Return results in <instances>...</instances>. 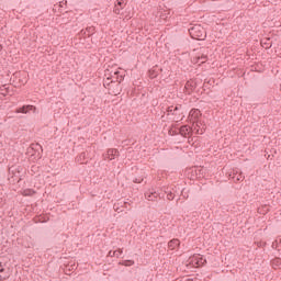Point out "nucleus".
Segmentation results:
<instances>
[{
  "mask_svg": "<svg viewBox=\"0 0 281 281\" xmlns=\"http://www.w3.org/2000/svg\"><path fill=\"white\" fill-rule=\"evenodd\" d=\"M108 256H109L110 258H115V256H116V258H119L117 251H115V250H110V251L108 252Z\"/></svg>",
  "mask_w": 281,
  "mask_h": 281,
  "instance_id": "24",
  "label": "nucleus"
},
{
  "mask_svg": "<svg viewBox=\"0 0 281 281\" xmlns=\"http://www.w3.org/2000/svg\"><path fill=\"white\" fill-rule=\"evenodd\" d=\"M115 251H116L117 256H122V254H124V250L122 248H119Z\"/></svg>",
  "mask_w": 281,
  "mask_h": 281,
  "instance_id": "30",
  "label": "nucleus"
},
{
  "mask_svg": "<svg viewBox=\"0 0 281 281\" xmlns=\"http://www.w3.org/2000/svg\"><path fill=\"white\" fill-rule=\"evenodd\" d=\"M103 85L104 87H110L111 85H113V80H111V78H108Z\"/></svg>",
  "mask_w": 281,
  "mask_h": 281,
  "instance_id": "25",
  "label": "nucleus"
},
{
  "mask_svg": "<svg viewBox=\"0 0 281 281\" xmlns=\"http://www.w3.org/2000/svg\"><path fill=\"white\" fill-rule=\"evenodd\" d=\"M212 82H214V80H209V81H207V85H212Z\"/></svg>",
  "mask_w": 281,
  "mask_h": 281,
  "instance_id": "36",
  "label": "nucleus"
},
{
  "mask_svg": "<svg viewBox=\"0 0 281 281\" xmlns=\"http://www.w3.org/2000/svg\"><path fill=\"white\" fill-rule=\"evenodd\" d=\"M5 280V278H3L1 274H0V281H3Z\"/></svg>",
  "mask_w": 281,
  "mask_h": 281,
  "instance_id": "37",
  "label": "nucleus"
},
{
  "mask_svg": "<svg viewBox=\"0 0 281 281\" xmlns=\"http://www.w3.org/2000/svg\"><path fill=\"white\" fill-rule=\"evenodd\" d=\"M192 127H190L189 125H182L180 128H179V135H181L182 137H189V144L190 142V138L192 137Z\"/></svg>",
  "mask_w": 281,
  "mask_h": 281,
  "instance_id": "4",
  "label": "nucleus"
},
{
  "mask_svg": "<svg viewBox=\"0 0 281 281\" xmlns=\"http://www.w3.org/2000/svg\"><path fill=\"white\" fill-rule=\"evenodd\" d=\"M181 115H183V106L182 105H175V112H173L172 121L173 122H181V120H183V117H181Z\"/></svg>",
  "mask_w": 281,
  "mask_h": 281,
  "instance_id": "5",
  "label": "nucleus"
},
{
  "mask_svg": "<svg viewBox=\"0 0 281 281\" xmlns=\"http://www.w3.org/2000/svg\"><path fill=\"white\" fill-rule=\"evenodd\" d=\"M199 85H201V83L199 82L198 79H189L184 86V93L187 95H192V93H194V91H196V88L199 87Z\"/></svg>",
  "mask_w": 281,
  "mask_h": 281,
  "instance_id": "3",
  "label": "nucleus"
},
{
  "mask_svg": "<svg viewBox=\"0 0 281 281\" xmlns=\"http://www.w3.org/2000/svg\"><path fill=\"white\" fill-rule=\"evenodd\" d=\"M261 47H265V49H271V47H273V42L271 41V38H263L261 40Z\"/></svg>",
  "mask_w": 281,
  "mask_h": 281,
  "instance_id": "12",
  "label": "nucleus"
},
{
  "mask_svg": "<svg viewBox=\"0 0 281 281\" xmlns=\"http://www.w3.org/2000/svg\"><path fill=\"white\" fill-rule=\"evenodd\" d=\"M120 155V151L117 149H108V153L105 154V159H110V161H112V159H115V157H117Z\"/></svg>",
  "mask_w": 281,
  "mask_h": 281,
  "instance_id": "10",
  "label": "nucleus"
},
{
  "mask_svg": "<svg viewBox=\"0 0 281 281\" xmlns=\"http://www.w3.org/2000/svg\"><path fill=\"white\" fill-rule=\"evenodd\" d=\"M180 245H181V241L177 238H173V239L169 240L168 248L171 251H175V249H179Z\"/></svg>",
  "mask_w": 281,
  "mask_h": 281,
  "instance_id": "9",
  "label": "nucleus"
},
{
  "mask_svg": "<svg viewBox=\"0 0 281 281\" xmlns=\"http://www.w3.org/2000/svg\"><path fill=\"white\" fill-rule=\"evenodd\" d=\"M272 269H281V258H274L271 260Z\"/></svg>",
  "mask_w": 281,
  "mask_h": 281,
  "instance_id": "14",
  "label": "nucleus"
},
{
  "mask_svg": "<svg viewBox=\"0 0 281 281\" xmlns=\"http://www.w3.org/2000/svg\"><path fill=\"white\" fill-rule=\"evenodd\" d=\"M122 265H123L124 267H133V265H135V261H134V260H124V261L122 262Z\"/></svg>",
  "mask_w": 281,
  "mask_h": 281,
  "instance_id": "20",
  "label": "nucleus"
},
{
  "mask_svg": "<svg viewBox=\"0 0 281 281\" xmlns=\"http://www.w3.org/2000/svg\"><path fill=\"white\" fill-rule=\"evenodd\" d=\"M198 61H200L202 65L203 63H207V55H202L201 57L198 58Z\"/></svg>",
  "mask_w": 281,
  "mask_h": 281,
  "instance_id": "23",
  "label": "nucleus"
},
{
  "mask_svg": "<svg viewBox=\"0 0 281 281\" xmlns=\"http://www.w3.org/2000/svg\"><path fill=\"white\" fill-rule=\"evenodd\" d=\"M116 8H120L121 10H124V0H116Z\"/></svg>",
  "mask_w": 281,
  "mask_h": 281,
  "instance_id": "22",
  "label": "nucleus"
},
{
  "mask_svg": "<svg viewBox=\"0 0 281 281\" xmlns=\"http://www.w3.org/2000/svg\"><path fill=\"white\" fill-rule=\"evenodd\" d=\"M167 199H168V201H175V193L169 192V193L167 194Z\"/></svg>",
  "mask_w": 281,
  "mask_h": 281,
  "instance_id": "26",
  "label": "nucleus"
},
{
  "mask_svg": "<svg viewBox=\"0 0 281 281\" xmlns=\"http://www.w3.org/2000/svg\"><path fill=\"white\" fill-rule=\"evenodd\" d=\"M30 111H36V106L34 105H23L21 108L15 109V113H30Z\"/></svg>",
  "mask_w": 281,
  "mask_h": 281,
  "instance_id": "7",
  "label": "nucleus"
},
{
  "mask_svg": "<svg viewBox=\"0 0 281 281\" xmlns=\"http://www.w3.org/2000/svg\"><path fill=\"white\" fill-rule=\"evenodd\" d=\"M167 115H175V105H170L167 108Z\"/></svg>",
  "mask_w": 281,
  "mask_h": 281,
  "instance_id": "21",
  "label": "nucleus"
},
{
  "mask_svg": "<svg viewBox=\"0 0 281 281\" xmlns=\"http://www.w3.org/2000/svg\"><path fill=\"white\" fill-rule=\"evenodd\" d=\"M121 10H122V9H120V7H115V8H114V12H115L116 14H120Z\"/></svg>",
  "mask_w": 281,
  "mask_h": 281,
  "instance_id": "31",
  "label": "nucleus"
},
{
  "mask_svg": "<svg viewBox=\"0 0 281 281\" xmlns=\"http://www.w3.org/2000/svg\"><path fill=\"white\" fill-rule=\"evenodd\" d=\"M0 52H3V45L0 44Z\"/></svg>",
  "mask_w": 281,
  "mask_h": 281,
  "instance_id": "35",
  "label": "nucleus"
},
{
  "mask_svg": "<svg viewBox=\"0 0 281 281\" xmlns=\"http://www.w3.org/2000/svg\"><path fill=\"white\" fill-rule=\"evenodd\" d=\"M206 89H207V85L204 83L203 87H202V91L198 89V90L195 91V93H203V91H206Z\"/></svg>",
  "mask_w": 281,
  "mask_h": 281,
  "instance_id": "27",
  "label": "nucleus"
},
{
  "mask_svg": "<svg viewBox=\"0 0 281 281\" xmlns=\"http://www.w3.org/2000/svg\"><path fill=\"white\" fill-rule=\"evenodd\" d=\"M8 93H10V87H8L7 85H3L2 87H0V95H8Z\"/></svg>",
  "mask_w": 281,
  "mask_h": 281,
  "instance_id": "15",
  "label": "nucleus"
},
{
  "mask_svg": "<svg viewBox=\"0 0 281 281\" xmlns=\"http://www.w3.org/2000/svg\"><path fill=\"white\" fill-rule=\"evenodd\" d=\"M161 71H164L162 68H159V66H154L151 69H149L148 74H149V78L153 80L155 78H157V76H159V74H161Z\"/></svg>",
  "mask_w": 281,
  "mask_h": 281,
  "instance_id": "6",
  "label": "nucleus"
},
{
  "mask_svg": "<svg viewBox=\"0 0 281 281\" xmlns=\"http://www.w3.org/2000/svg\"><path fill=\"white\" fill-rule=\"evenodd\" d=\"M0 267H1V263H0Z\"/></svg>",
  "mask_w": 281,
  "mask_h": 281,
  "instance_id": "40",
  "label": "nucleus"
},
{
  "mask_svg": "<svg viewBox=\"0 0 281 281\" xmlns=\"http://www.w3.org/2000/svg\"><path fill=\"white\" fill-rule=\"evenodd\" d=\"M267 212H269V207L268 206H263V214H267Z\"/></svg>",
  "mask_w": 281,
  "mask_h": 281,
  "instance_id": "33",
  "label": "nucleus"
},
{
  "mask_svg": "<svg viewBox=\"0 0 281 281\" xmlns=\"http://www.w3.org/2000/svg\"><path fill=\"white\" fill-rule=\"evenodd\" d=\"M158 196H159V193H157V191H155V189H151V190L145 192V199H147V201H157Z\"/></svg>",
  "mask_w": 281,
  "mask_h": 281,
  "instance_id": "8",
  "label": "nucleus"
},
{
  "mask_svg": "<svg viewBox=\"0 0 281 281\" xmlns=\"http://www.w3.org/2000/svg\"><path fill=\"white\" fill-rule=\"evenodd\" d=\"M87 32V36H93V34H95V26H88L86 29Z\"/></svg>",
  "mask_w": 281,
  "mask_h": 281,
  "instance_id": "17",
  "label": "nucleus"
},
{
  "mask_svg": "<svg viewBox=\"0 0 281 281\" xmlns=\"http://www.w3.org/2000/svg\"><path fill=\"white\" fill-rule=\"evenodd\" d=\"M196 177H203V169L195 170Z\"/></svg>",
  "mask_w": 281,
  "mask_h": 281,
  "instance_id": "28",
  "label": "nucleus"
},
{
  "mask_svg": "<svg viewBox=\"0 0 281 281\" xmlns=\"http://www.w3.org/2000/svg\"><path fill=\"white\" fill-rule=\"evenodd\" d=\"M142 181H144V179H137V178H136V179L134 180V183H142Z\"/></svg>",
  "mask_w": 281,
  "mask_h": 281,
  "instance_id": "32",
  "label": "nucleus"
},
{
  "mask_svg": "<svg viewBox=\"0 0 281 281\" xmlns=\"http://www.w3.org/2000/svg\"><path fill=\"white\" fill-rule=\"evenodd\" d=\"M191 120H193V122H196V120H199V117H201V110L199 109H192L189 113Z\"/></svg>",
  "mask_w": 281,
  "mask_h": 281,
  "instance_id": "11",
  "label": "nucleus"
},
{
  "mask_svg": "<svg viewBox=\"0 0 281 281\" xmlns=\"http://www.w3.org/2000/svg\"><path fill=\"white\" fill-rule=\"evenodd\" d=\"M189 265H192V267L199 269L207 265V259L201 255H193L192 257L189 258Z\"/></svg>",
  "mask_w": 281,
  "mask_h": 281,
  "instance_id": "2",
  "label": "nucleus"
},
{
  "mask_svg": "<svg viewBox=\"0 0 281 281\" xmlns=\"http://www.w3.org/2000/svg\"><path fill=\"white\" fill-rule=\"evenodd\" d=\"M11 183H14V180H13V181H11Z\"/></svg>",
  "mask_w": 281,
  "mask_h": 281,
  "instance_id": "39",
  "label": "nucleus"
},
{
  "mask_svg": "<svg viewBox=\"0 0 281 281\" xmlns=\"http://www.w3.org/2000/svg\"><path fill=\"white\" fill-rule=\"evenodd\" d=\"M124 205H125V206L128 205V202H124Z\"/></svg>",
  "mask_w": 281,
  "mask_h": 281,
  "instance_id": "38",
  "label": "nucleus"
},
{
  "mask_svg": "<svg viewBox=\"0 0 281 281\" xmlns=\"http://www.w3.org/2000/svg\"><path fill=\"white\" fill-rule=\"evenodd\" d=\"M79 36H87V29L81 30L80 33H79Z\"/></svg>",
  "mask_w": 281,
  "mask_h": 281,
  "instance_id": "29",
  "label": "nucleus"
},
{
  "mask_svg": "<svg viewBox=\"0 0 281 281\" xmlns=\"http://www.w3.org/2000/svg\"><path fill=\"white\" fill-rule=\"evenodd\" d=\"M114 76H116L117 83L119 85L122 83V80H124V76H122V75L120 76V71H115Z\"/></svg>",
  "mask_w": 281,
  "mask_h": 281,
  "instance_id": "19",
  "label": "nucleus"
},
{
  "mask_svg": "<svg viewBox=\"0 0 281 281\" xmlns=\"http://www.w3.org/2000/svg\"><path fill=\"white\" fill-rule=\"evenodd\" d=\"M243 179H245L243 173H234L233 176V180L235 181V183H238V181H243Z\"/></svg>",
  "mask_w": 281,
  "mask_h": 281,
  "instance_id": "16",
  "label": "nucleus"
},
{
  "mask_svg": "<svg viewBox=\"0 0 281 281\" xmlns=\"http://www.w3.org/2000/svg\"><path fill=\"white\" fill-rule=\"evenodd\" d=\"M189 34L191 38H193L194 41H205L207 36L205 33V29H203L201 24H195L189 27Z\"/></svg>",
  "mask_w": 281,
  "mask_h": 281,
  "instance_id": "1",
  "label": "nucleus"
},
{
  "mask_svg": "<svg viewBox=\"0 0 281 281\" xmlns=\"http://www.w3.org/2000/svg\"><path fill=\"white\" fill-rule=\"evenodd\" d=\"M5 271V268H0V273H3Z\"/></svg>",
  "mask_w": 281,
  "mask_h": 281,
  "instance_id": "34",
  "label": "nucleus"
},
{
  "mask_svg": "<svg viewBox=\"0 0 281 281\" xmlns=\"http://www.w3.org/2000/svg\"><path fill=\"white\" fill-rule=\"evenodd\" d=\"M76 161L78 164H87V162H85V161H87V151L79 154V156L76 157Z\"/></svg>",
  "mask_w": 281,
  "mask_h": 281,
  "instance_id": "13",
  "label": "nucleus"
},
{
  "mask_svg": "<svg viewBox=\"0 0 281 281\" xmlns=\"http://www.w3.org/2000/svg\"><path fill=\"white\" fill-rule=\"evenodd\" d=\"M34 194H36V191H34L33 189L24 190V196H34Z\"/></svg>",
  "mask_w": 281,
  "mask_h": 281,
  "instance_id": "18",
  "label": "nucleus"
}]
</instances>
